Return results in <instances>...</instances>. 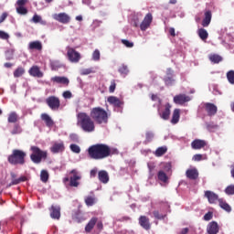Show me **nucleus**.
I'll return each instance as SVG.
<instances>
[{"mask_svg": "<svg viewBox=\"0 0 234 234\" xmlns=\"http://www.w3.org/2000/svg\"><path fill=\"white\" fill-rule=\"evenodd\" d=\"M118 154L116 148H111L105 144H93L88 148V154L91 160H105V158Z\"/></svg>", "mask_w": 234, "mask_h": 234, "instance_id": "1", "label": "nucleus"}, {"mask_svg": "<svg viewBox=\"0 0 234 234\" xmlns=\"http://www.w3.org/2000/svg\"><path fill=\"white\" fill-rule=\"evenodd\" d=\"M78 125L84 131V133H94L96 129L94 120L86 112H80L77 115Z\"/></svg>", "mask_w": 234, "mask_h": 234, "instance_id": "2", "label": "nucleus"}, {"mask_svg": "<svg viewBox=\"0 0 234 234\" xmlns=\"http://www.w3.org/2000/svg\"><path fill=\"white\" fill-rule=\"evenodd\" d=\"M90 116L97 125H107L109 123V113L101 107L92 108Z\"/></svg>", "mask_w": 234, "mask_h": 234, "instance_id": "3", "label": "nucleus"}, {"mask_svg": "<svg viewBox=\"0 0 234 234\" xmlns=\"http://www.w3.org/2000/svg\"><path fill=\"white\" fill-rule=\"evenodd\" d=\"M27 158V153L23 150L15 149L12 154L7 157V161L11 165H23Z\"/></svg>", "mask_w": 234, "mask_h": 234, "instance_id": "4", "label": "nucleus"}, {"mask_svg": "<svg viewBox=\"0 0 234 234\" xmlns=\"http://www.w3.org/2000/svg\"><path fill=\"white\" fill-rule=\"evenodd\" d=\"M80 180H81V174L78 170L73 169L69 172V176L63 179L65 186H69V187H79Z\"/></svg>", "mask_w": 234, "mask_h": 234, "instance_id": "5", "label": "nucleus"}, {"mask_svg": "<svg viewBox=\"0 0 234 234\" xmlns=\"http://www.w3.org/2000/svg\"><path fill=\"white\" fill-rule=\"evenodd\" d=\"M31 151L30 158L34 164H41V161L47 160V156H48L47 151H43L37 146H31Z\"/></svg>", "mask_w": 234, "mask_h": 234, "instance_id": "6", "label": "nucleus"}, {"mask_svg": "<svg viewBox=\"0 0 234 234\" xmlns=\"http://www.w3.org/2000/svg\"><path fill=\"white\" fill-rule=\"evenodd\" d=\"M190 100L191 98L188 95L180 93L174 97V103L176 105H186Z\"/></svg>", "mask_w": 234, "mask_h": 234, "instance_id": "7", "label": "nucleus"}, {"mask_svg": "<svg viewBox=\"0 0 234 234\" xmlns=\"http://www.w3.org/2000/svg\"><path fill=\"white\" fill-rule=\"evenodd\" d=\"M47 105L52 110V111H58L59 109V98L50 96L46 100Z\"/></svg>", "mask_w": 234, "mask_h": 234, "instance_id": "8", "label": "nucleus"}, {"mask_svg": "<svg viewBox=\"0 0 234 234\" xmlns=\"http://www.w3.org/2000/svg\"><path fill=\"white\" fill-rule=\"evenodd\" d=\"M151 23H153V14L148 13L144 16V20L140 24V28L143 32H145L149 27H151Z\"/></svg>", "mask_w": 234, "mask_h": 234, "instance_id": "9", "label": "nucleus"}, {"mask_svg": "<svg viewBox=\"0 0 234 234\" xmlns=\"http://www.w3.org/2000/svg\"><path fill=\"white\" fill-rule=\"evenodd\" d=\"M68 58L71 63H78L81 59V55L80 52L76 51L74 48L68 49Z\"/></svg>", "mask_w": 234, "mask_h": 234, "instance_id": "10", "label": "nucleus"}, {"mask_svg": "<svg viewBox=\"0 0 234 234\" xmlns=\"http://www.w3.org/2000/svg\"><path fill=\"white\" fill-rule=\"evenodd\" d=\"M204 197H205V198H207L208 204H217V202H218V200H220V198H218V196L217 195V193L210 191V190L205 191Z\"/></svg>", "mask_w": 234, "mask_h": 234, "instance_id": "11", "label": "nucleus"}, {"mask_svg": "<svg viewBox=\"0 0 234 234\" xmlns=\"http://www.w3.org/2000/svg\"><path fill=\"white\" fill-rule=\"evenodd\" d=\"M139 225L143 229L149 231L151 229V220L146 216H140L139 218Z\"/></svg>", "mask_w": 234, "mask_h": 234, "instance_id": "12", "label": "nucleus"}, {"mask_svg": "<svg viewBox=\"0 0 234 234\" xmlns=\"http://www.w3.org/2000/svg\"><path fill=\"white\" fill-rule=\"evenodd\" d=\"M205 110L207 112V116H215V114H217V112L218 111V108L214 103L206 102Z\"/></svg>", "mask_w": 234, "mask_h": 234, "instance_id": "13", "label": "nucleus"}, {"mask_svg": "<svg viewBox=\"0 0 234 234\" xmlns=\"http://www.w3.org/2000/svg\"><path fill=\"white\" fill-rule=\"evenodd\" d=\"M207 145V143L205 140H200V139H195L191 143V147L192 149H195V150L204 149V147H206Z\"/></svg>", "mask_w": 234, "mask_h": 234, "instance_id": "14", "label": "nucleus"}, {"mask_svg": "<svg viewBox=\"0 0 234 234\" xmlns=\"http://www.w3.org/2000/svg\"><path fill=\"white\" fill-rule=\"evenodd\" d=\"M107 101L108 103H110V105H113V107H117V108H120L122 107V105H123V101H122V100H120L116 96L108 97Z\"/></svg>", "mask_w": 234, "mask_h": 234, "instance_id": "15", "label": "nucleus"}, {"mask_svg": "<svg viewBox=\"0 0 234 234\" xmlns=\"http://www.w3.org/2000/svg\"><path fill=\"white\" fill-rule=\"evenodd\" d=\"M28 74L33 78H43V72L37 66H32L28 70Z\"/></svg>", "mask_w": 234, "mask_h": 234, "instance_id": "16", "label": "nucleus"}, {"mask_svg": "<svg viewBox=\"0 0 234 234\" xmlns=\"http://www.w3.org/2000/svg\"><path fill=\"white\" fill-rule=\"evenodd\" d=\"M159 115L162 120H169V117L171 116V105L169 102L165 105V110L160 112Z\"/></svg>", "mask_w": 234, "mask_h": 234, "instance_id": "17", "label": "nucleus"}, {"mask_svg": "<svg viewBox=\"0 0 234 234\" xmlns=\"http://www.w3.org/2000/svg\"><path fill=\"white\" fill-rule=\"evenodd\" d=\"M207 231L208 234H217L219 231L218 223L216 221H211L207 227Z\"/></svg>", "mask_w": 234, "mask_h": 234, "instance_id": "18", "label": "nucleus"}, {"mask_svg": "<svg viewBox=\"0 0 234 234\" xmlns=\"http://www.w3.org/2000/svg\"><path fill=\"white\" fill-rule=\"evenodd\" d=\"M98 178L101 184H109V173L105 170H101L98 173Z\"/></svg>", "mask_w": 234, "mask_h": 234, "instance_id": "19", "label": "nucleus"}, {"mask_svg": "<svg viewBox=\"0 0 234 234\" xmlns=\"http://www.w3.org/2000/svg\"><path fill=\"white\" fill-rule=\"evenodd\" d=\"M98 222V218L93 217L90 218V220L88 222V224L85 227L86 233H90L92 229H94V226H96V223Z\"/></svg>", "mask_w": 234, "mask_h": 234, "instance_id": "20", "label": "nucleus"}, {"mask_svg": "<svg viewBox=\"0 0 234 234\" xmlns=\"http://www.w3.org/2000/svg\"><path fill=\"white\" fill-rule=\"evenodd\" d=\"M40 118H41L42 122H45L47 127L54 126V121H52V118H50L49 114L42 113Z\"/></svg>", "mask_w": 234, "mask_h": 234, "instance_id": "21", "label": "nucleus"}, {"mask_svg": "<svg viewBox=\"0 0 234 234\" xmlns=\"http://www.w3.org/2000/svg\"><path fill=\"white\" fill-rule=\"evenodd\" d=\"M72 218L75 220V222H83L85 218H83V214L81 213V210L77 209L72 212Z\"/></svg>", "mask_w": 234, "mask_h": 234, "instance_id": "22", "label": "nucleus"}, {"mask_svg": "<svg viewBox=\"0 0 234 234\" xmlns=\"http://www.w3.org/2000/svg\"><path fill=\"white\" fill-rule=\"evenodd\" d=\"M186 176L189 178V180H197L198 178V170L197 169H188L186 172Z\"/></svg>", "mask_w": 234, "mask_h": 234, "instance_id": "23", "label": "nucleus"}, {"mask_svg": "<svg viewBox=\"0 0 234 234\" xmlns=\"http://www.w3.org/2000/svg\"><path fill=\"white\" fill-rule=\"evenodd\" d=\"M211 17H212L211 11L205 12V17L202 21V27H209V25L211 23Z\"/></svg>", "mask_w": 234, "mask_h": 234, "instance_id": "24", "label": "nucleus"}, {"mask_svg": "<svg viewBox=\"0 0 234 234\" xmlns=\"http://www.w3.org/2000/svg\"><path fill=\"white\" fill-rule=\"evenodd\" d=\"M180 122V109H175L172 115L171 123L176 125Z\"/></svg>", "mask_w": 234, "mask_h": 234, "instance_id": "25", "label": "nucleus"}, {"mask_svg": "<svg viewBox=\"0 0 234 234\" xmlns=\"http://www.w3.org/2000/svg\"><path fill=\"white\" fill-rule=\"evenodd\" d=\"M29 50H42L43 45L39 41H33L29 43L28 46Z\"/></svg>", "mask_w": 234, "mask_h": 234, "instance_id": "26", "label": "nucleus"}, {"mask_svg": "<svg viewBox=\"0 0 234 234\" xmlns=\"http://www.w3.org/2000/svg\"><path fill=\"white\" fill-rule=\"evenodd\" d=\"M218 204L221 209H224V211H227V213H231V206L228 204L224 199L219 198L218 199Z\"/></svg>", "mask_w": 234, "mask_h": 234, "instance_id": "27", "label": "nucleus"}, {"mask_svg": "<svg viewBox=\"0 0 234 234\" xmlns=\"http://www.w3.org/2000/svg\"><path fill=\"white\" fill-rule=\"evenodd\" d=\"M50 217L51 218H57V220H59V207L51 206Z\"/></svg>", "mask_w": 234, "mask_h": 234, "instance_id": "28", "label": "nucleus"}, {"mask_svg": "<svg viewBox=\"0 0 234 234\" xmlns=\"http://www.w3.org/2000/svg\"><path fill=\"white\" fill-rule=\"evenodd\" d=\"M59 23H62L63 25H69V23H70V16L67 15L66 13H60Z\"/></svg>", "mask_w": 234, "mask_h": 234, "instance_id": "29", "label": "nucleus"}, {"mask_svg": "<svg viewBox=\"0 0 234 234\" xmlns=\"http://www.w3.org/2000/svg\"><path fill=\"white\" fill-rule=\"evenodd\" d=\"M197 35L200 37V39H202V41H206V39L209 37V33H207V30H206L205 28H199L197 30Z\"/></svg>", "mask_w": 234, "mask_h": 234, "instance_id": "30", "label": "nucleus"}, {"mask_svg": "<svg viewBox=\"0 0 234 234\" xmlns=\"http://www.w3.org/2000/svg\"><path fill=\"white\" fill-rule=\"evenodd\" d=\"M16 53V49L9 48L5 52L6 61H12L14 59V54Z\"/></svg>", "mask_w": 234, "mask_h": 234, "instance_id": "31", "label": "nucleus"}, {"mask_svg": "<svg viewBox=\"0 0 234 234\" xmlns=\"http://www.w3.org/2000/svg\"><path fill=\"white\" fill-rule=\"evenodd\" d=\"M17 120H19V117L17 116V113L16 112L9 113L7 118L8 123H16L17 122Z\"/></svg>", "mask_w": 234, "mask_h": 234, "instance_id": "32", "label": "nucleus"}, {"mask_svg": "<svg viewBox=\"0 0 234 234\" xmlns=\"http://www.w3.org/2000/svg\"><path fill=\"white\" fill-rule=\"evenodd\" d=\"M208 59L211 61V63H220V61H222V58L220 57V55H217V54H211L208 57Z\"/></svg>", "mask_w": 234, "mask_h": 234, "instance_id": "33", "label": "nucleus"}, {"mask_svg": "<svg viewBox=\"0 0 234 234\" xmlns=\"http://www.w3.org/2000/svg\"><path fill=\"white\" fill-rule=\"evenodd\" d=\"M157 177H158V180H160V182H167V180L169 179L167 177V174H165V172H164V170H160L157 174Z\"/></svg>", "mask_w": 234, "mask_h": 234, "instance_id": "34", "label": "nucleus"}, {"mask_svg": "<svg viewBox=\"0 0 234 234\" xmlns=\"http://www.w3.org/2000/svg\"><path fill=\"white\" fill-rule=\"evenodd\" d=\"M25 74V68L23 67H18L17 69H15L13 75L14 78H21Z\"/></svg>", "mask_w": 234, "mask_h": 234, "instance_id": "35", "label": "nucleus"}, {"mask_svg": "<svg viewBox=\"0 0 234 234\" xmlns=\"http://www.w3.org/2000/svg\"><path fill=\"white\" fill-rule=\"evenodd\" d=\"M85 204L86 206H92L93 204H96V197L94 196H88L85 197Z\"/></svg>", "mask_w": 234, "mask_h": 234, "instance_id": "36", "label": "nucleus"}, {"mask_svg": "<svg viewBox=\"0 0 234 234\" xmlns=\"http://www.w3.org/2000/svg\"><path fill=\"white\" fill-rule=\"evenodd\" d=\"M21 182H27V176H22L16 180L11 181V183L9 184V187H11V186H17L18 184H21Z\"/></svg>", "mask_w": 234, "mask_h": 234, "instance_id": "37", "label": "nucleus"}, {"mask_svg": "<svg viewBox=\"0 0 234 234\" xmlns=\"http://www.w3.org/2000/svg\"><path fill=\"white\" fill-rule=\"evenodd\" d=\"M167 153V147L161 146L156 149L155 151V156H164Z\"/></svg>", "mask_w": 234, "mask_h": 234, "instance_id": "38", "label": "nucleus"}, {"mask_svg": "<svg viewBox=\"0 0 234 234\" xmlns=\"http://www.w3.org/2000/svg\"><path fill=\"white\" fill-rule=\"evenodd\" d=\"M40 180L41 182H44V183L48 182V172L47 170H42L40 172Z\"/></svg>", "mask_w": 234, "mask_h": 234, "instance_id": "39", "label": "nucleus"}, {"mask_svg": "<svg viewBox=\"0 0 234 234\" xmlns=\"http://www.w3.org/2000/svg\"><path fill=\"white\" fill-rule=\"evenodd\" d=\"M153 215H154V218H156V220H164V218H165V217H167V215H165V214H160V211H158V210H154L153 212Z\"/></svg>", "mask_w": 234, "mask_h": 234, "instance_id": "40", "label": "nucleus"}, {"mask_svg": "<svg viewBox=\"0 0 234 234\" xmlns=\"http://www.w3.org/2000/svg\"><path fill=\"white\" fill-rule=\"evenodd\" d=\"M21 133H23L21 126L19 124H15L11 131V134H21Z\"/></svg>", "mask_w": 234, "mask_h": 234, "instance_id": "41", "label": "nucleus"}, {"mask_svg": "<svg viewBox=\"0 0 234 234\" xmlns=\"http://www.w3.org/2000/svg\"><path fill=\"white\" fill-rule=\"evenodd\" d=\"M16 12L20 16H27L28 14V9L25 6H16Z\"/></svg>", "mask_w": 234, "mask_h": 234, "instance_id": "42", "label": "nucleus"}, {"mask_svg": "<svg viewBox=\"0 0 234 234\" xmlns=\"http://www.w3.org/2000/svg\"><path fill=\"white\" fill-rule=\"evenodd\" d=\"M227 80L230 85H234V70L227 72Z\"/></svg>", "mask_w": 234, "mask_h": 234, "instance_id": "43", "label": "nucleus"}, {"mask_svg": "<svg viewBox=\"0 0 234 234\" xmlns=\"http://www.w3.org/2000/svg\"><path fill=\"white\" fill-rule=\"evenodd\" d=\"M101 54L100 53V49H95L92 53L93 61H100Z\"/></svg>", "mask_w": 234, "mask_h": 234, "instance_id": "44", "label": "nucleus"}, {"mask_svg": "<svg viewBox=\"0 0 234 234\" xmlns=\"http://www.w3.org/2000/svg\"><path fill=\"white\" fill-rule=\"evenodd\" d=\"M121 43H122V45H124V47H126L127 48H133V47H134V43L127 39H122Z\"/></svg>", "mask_w": 234, "mask_h": 234, "instance_id": "45", "label": "nucleus"}, {"mask_svg": "<svg viewBox=\"0 0 234 234\" xmlns=\"http://www.w3.org/2000/svg\"><path fill=\"white\" fill-rule=\"evenodd\" d=\"M59 83L61 85H64L65 87H69V83H70V80H69V78L67 77H59Z\"/></svg>", "mask_w": 234, "mask_h": 234, "instance_id": "46", "label": "nucleus"}, {"mask_svg": "<svg viewBox=\"0 0 234 234\" xmlns=\"http://www.w3.org/2000/svg\"><path fill=\"white\" fill-rule=\"evenodd\" d=\"M69 147H70L72 153H76L77 154H80V153H81V148H80V146H78V144H70Z\"/></svg>", "mask_w": 234, "mask_h": 234, "instance_id": "47", "label": "nucleus"}, {"mask_svg": "<svg viewBox=\"0 0 234 234\" xmlns=\"http://www.w3.org/2000/svg\"><path fill=\"white\" fill-rule=\"evenodd\" d=\"M226 195H234V185H229L225 188Z\"/></svg>", "mask_w": 234, "mask_h": 234, "instance_id": "48", "label": "nucleus"}, {"mask_svg": "<svg viewBox=\"0 0 234 234\" xmlns=\"http://www.w3.org/2000/svg\"><path fill=\"white\" fill-rule=\"evenodd\" d=\"M116 90V80H111V85L109 87V92L112 94Z\"/></svg>", "mask_w": 234, "mask_h": 234, "instance_id": "49", "label": "nucleus"}, {"mask_svg": "<svg viewBox=\"0 0 234 234\" xmlns=\"http://www.w3.org/2000/svg\"><path fill=\"white\" fill-rule=\"evenodd\" d=\"M164 81L165 85H173V82L175 81V80L173 79V76H168L164 79Z\"/></svg>", "mask_w": 234, "mask_h": 234, "instance_id": "50", "label": "nucleus"}, {"mask_svg": "<svg viewBox=\"0 0 234 234\" xmlns=\"http://www.w3.org/2000/svg\"><path fill=\"white\" fill-rule=\"evenodd\" d=\"M119 72L120 74H128L129 73V69L127 68V66L122 65L119 68Z\"/></svg>", "mask_w": 234, "mask_h": 234, "instance_id": "51", "label": "nucleus"}, {"mask_svg": "<svg viewBox=\"0 0 234 234\" xmlns=\"http://www.w3.org/2000/svg\"><path fill=\"white\" fill-rule=\"evenodd\" d=\"M145 138H146V142L148 143L153 142V138H154V133H153L152 132H147L145 133Z\"/></svg>", "mask_w": 234, "mask_h": 234, "instance_id": "52", "label": "nucleus"}, {"mask_svg": "<svg viewBox=\"0 0 234 234\" xmlns=\"http://www.w3.org/2000/svg\"><path fill=\"white\" fill-rule=\"evenodd\" d=\"M154 164H153V163H149L148 164V169H149V173H150V176L151 177H153V176H154Z\"/></svg>", "mask_w": 234, "mask_h": 234, "instance_id": "53", "label": "nucleus"}, {"mask_svg": "<svg viewBox=\"0 0 234 234\" xmlns=\"http://www.w3.org/2000/svg\"><path fill=\"white\" fill-rule=\"evenodd\" d=\"M207 129L210 132L217 131V129H218V125L215 123H209L207 125Z\"/></svg>", "mask_w": 234, "mask_h": 234, "instance_id": "54", "label": "nucleus"}, {"mask_svg": "<svg viewBox=\"0 0 234 234\" xmlns=\"http://www.w3.org/2000/svg\"><path fill=\"white\" fill-rule=\"evenodd\" d=\"M0 39H10V35L5 31L0 30Z\"/></svg>", "mask_w": 234, "mask_h": 234, "instance_id": "55", "label": "nucleus"}, {"mask_svg": "<svg viewBox=\"0 0 234 234\" xmlns=\"http://www.w3.org/2000/svg\"><path fill=\"white\" fill-rule=\"evenodd\" d=\"M50 151L53 154L59 153V144H53V146L50 148Z\"/></svg>", "mask_w": 234, "mask_h": 234, "instance_id": "56", "label": "nucleus"}, {"mask_svg": "<svg viewBox=\"0 0 234 234\" xmlns=\"http://www.w3.org/2000/svg\"><path fill=\"white\" fill-rule=\"evenodd\" d=\"M172 167H173V165H171L170 162L165 163L164 171H165V173H169V171H171Z\"/></svg>", "mask_w": 234, "mask_h": 234, "instance_id": "57", "label": "nucleus"}, {"mask_svg": "<svg viewBox=\"0 0 234 234\" xmlns=\"http://www.w3.org/2000/svg\"><path fill=\"white\" fill-rule=\"evenodd\" d=\"M62 96L65 100H70V98H72V92L66 90L62 93Z\"/></svg>", "mask_w": 234, "mask_h": 234, "instance_id": "58", "label": "nucleus"}, {"mask_svg": "<svg viewBox=\"0 0 234 234\" xmlns=\"http://www.w3.org/2000/svg\"><path fill=\"white\" fill-rule=\"evenodd\" d=\"M92 73H94V70L92 69H85L81 70L82 76H88V74H92Z\"/></svg>", "mask_w": 234, "mask_h": 234, "instance_id": "59", "label": "nucleus"}, {"mask_svg": "<svg viewBox=\"0 0 234 234\" xmlns=\"http://www.w3.org/2000/svg\"><path fill=\"white\" fill-rule=\"evenodd\" d=\"M95 226H96L97 229H99V231L103 230V222L98 221V219H97Z\"/></svg>", "mask_w": 234, "mask_h": 234, "instance_id": "60", "label": "nucleus"}, {"mask_svg": "<svg viewBox=\"0 0 234 234\" xmlns=\"http://www.w3.org/2000/svg\"><path fill=\"white\" fill-rule=\"evenodd\" d=\"M33 23H41V16L38 15H34L32 17Z\"/></svg>", "mask_w": 234, "mask_h": 234, "instance_id": "61", "label": "nucleus"}, {"mask_svg": "<svg viewBox=\"0 0 234 234\" xmlns=\"http://www.w3.org/2000/svg\"><path fill=\"white\" fill-rule=\"evenodd\" d=\"M28 3V0H17L16 1V5L17 6H25Z\"/></svg>", "mask_w": 234, "mask_h": 234, "instance_id": "62", "label": "nucleus"}, {"mask_svg": "<svg viewBox=\"0 0 234 234\" xmlns=\"http://www.w3.org/2000/svg\"><path fill=\"white\" fill-rule=\"evenodd\" d=\"M213 218V212H207L204 216V220H211Z\"/></svg>", "mask_w": 234, "mask_h": 234, "instance_id": "63", "label": "nucleus"}, {"mask_svg": "<svg viewBox=\"0 0 234 234\" xmlns=\"http://www.w3.org/2000/svg\"><path fill=\"white\" fill-rule=\"evenodd\" d=\"M192 160L195 162H200L202 160V154H197L193 156Z\"/></svg>", "mask_w": 234, "mask_h": 234, "instance_id": "64", "label": "nucleus"}]
</instances>
